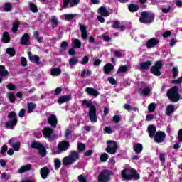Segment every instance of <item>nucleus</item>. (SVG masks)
Wrapping results in <instances>:
<instances>
[{"instance_id": "38", "label": "nucleus", "mask_w": 182, "mask_h": 182, "mask_svg": "<svg viewBox=\"0 0 182 182\" xmlns=\"http://www.w3.org/2000/svg\"><path fill=\"white\" fill-rule=\"evenodd\" d=\"M128 8L130 12H137L139 9V6L136 4H129Z\"/></svg>"}, {"instance_id": "23", "label": "nucleus", "mask_w": 182, "mask_h": 182, "mask_svg": "<svg viewBox=\"0 0 182 182\" xmlns=\"http://www.w3.org/2000/svg\"><path fill=\"white\" fill-rule=\"evenodd\" d=\"M133 150L136 154H140L143 151V145L141 144H133Z\"/></svg>"}, {"instance_id": "20", "label": "nucleus", "mask_w": 182, "mask_h": 182, "mask_svg": "<svg viewBox=\"0 0 182 182\" xmlns=\"http://www.w3.org/2000/svg\"><path fill=\"white\" fill-rule=\"evenodd\" d=\"M72 161L75 163V161H77V160H79L80 155H79V152L76 151H71L68 155Z\"/></svg>"}, {"instance_id": "26", "label": "nucleus", "mask_w": 182, "mask_h": 182, "mask_svg": "<svg viewBox=\"0 0 182 182\" xmlns=\"http://www.w3.org/2000/svg\"><path fill=\"white\" fill-rule=\"evenodd\" d=\"M98 14H100L101 16H109L110 15V12H109L105 7H100L98 9Z\"/></svg>"}, {"instance_id": "34", "label": "nucleus", "mask_w": 182, "mask_h": 182, "mask_svg": "<svg viewBox=\"0 0 182 182\" xmlns=\"http://www.w3.org/2000/svg\"><path fill=\"white\" fill-rule=\"evenodd\" d=\"M27 107H28V113H32L35 109H36V105L33 102H28L27 103Z\"/></svg>"}, {"instance_id": "14", "label": "nucleus", "mask_w": 182, "mask_h": 182, "mask_svg": "<svg viewBox=\"0 0 182 182\" xmlns=\"http://www.w3.org/2000/svg\"><path fill=\"white\" fill-rule=\"evenodd\" d=\"M86 93H87L88 96H94V97H97V96H99L100 93L97 90L93 88V87H87L85 89Z\"/></svg>"}, {"instance_id": "39", "label": "nucleus", "mask_w": 182, "mask_h": 182, "mask_svg": "<svg viewBox=\"0 0 182 182\" xmlns=\"http://www.w3.org/2000/svg\"><path fill=\"white\" fill-rule=\"evenodd\" d=\"M31 147H32V149H38V150H39V149H42V147H43V146L39 142L33 141L31 143Z\"/></svg>"}, {"instance_id": "1", "label": "nucleus", "mask_w": 182, "mask_h": 182, "mask_svg": "<svg viewBox=\"0 0 182 182\" xmlns=\"http://www.w3.org/2000/svg\"><path fill=\"white\" fill-rule=\"evenodd\" d=\"M82 106L84 107H88L89 109V117L90 120L92 123H96L97 122V116H96V107L93 105V102H92V100H83Z\"/></svg>"}, {"instance_id": "54", "label": "nucleus", "mask_w": 182, "mask_h": 182, "mask_svg": "<svg viewBox=\"0 0 182 182\" xmlns=\"http://www.w3.org/2000/svg\"><path fill=\"white\" fill-rule=\"evenodd\" d=\"M105 133H107L108 134H112V133H114V131L112 129V127H105L104 129Z\"/></svg>"}, {"instance_id": "2", "label": "nucleus", "mask_w": 182, "mask_h": 182, "mask_svg": "<svg viewBox=\"0 0 182 182\" xmlns=\"http://www.w3.org/2000/svg\"><path fill=\"white\" fill-rule=\"evenodd\" d=\"M121 176L124 180H139L140 174L133 168H126L121 171Z\"/></svg>"}, {"instance_id": "37", "label": "nucleus", "mask_w": 182, "mask_h": 182, "mask_svg": "<svg viewBox=\"0 0 182 182\" xmlns=\"http://www.w3.org/2000/svg\"><path fill=\"white\" fill-rule=\"evenodd\" d=\"M60 73H62V70H60V68L51 69V73H50L51 76H59Z\"/></svg>"}, {"instance_id": "29", "label": "nucleus", "mask_w": 182, "mask_h": 182, "mask_svg": "<svg viewBox=\"0 0 182 182\" xmlns=\"http://www.w3.org/2000/svg\"><path fill=\"white\" fill-rule=\"evenodd\" d=\"M31 168H32V165L31 164L23 166L18 170V173H26V171H29Z\"/></svg>"}, {"instance_id": "60", "label": "nucleus", "mask_w": 182, "mask_h": 182, "mask_svg": "<svg viewBox=\"0 0 182 182\" xmlns=\"http://www.w3.org/2000/svg\"><path fill=\"white\" fill-rule=\"evenodd\" d=\"M78 181L79 182H87V180H86V178L83 175H80L78 176Z\"/></svg>"}, {"instance_id": "7", "label": "nucleus", "mask_w": 182, "mask_h": 182, "mask_svg": "<svg viewBox=\"0 0 182 182\" xmlns=\"http://www.w3.org/2000/svg\"><path fill=\"white\" fill-rule=\"evenodd\" d=\"M107 146L106 148L107 153H109V154H114L117 151V149L119 146H117V143L114 141L109 140L107 142Z\"/></svg>"}, {"instance_id": "36", "label": "nucleus", "mask_w": 182, "mask_h": 182, "mask_svg": "<svg viewBox=\"0 0 182 182\" xmlns=\"http://www.w3.org/2000/svg\"><path fill=\"white\" fill-rule=\"evenodd\" d=\"M70 100V96L69 95H63L59 97L58 103H65V102H69Z\"/></svg>"}, {"instance_id": "58", "label": "nucleus", "mask_w": 182, "mask_h": 182, "mask_svg": "<svg viewBox=\"0 0 182 182\" xmlns=\"http://www.w3.org/2000/svg\"><path fill=\"white\" fill-rule=\"evenodd\" d=\"M39 154L42 157H45V156H46V151L45 150V149H43V147L39 149Z\"/></svg>"}, {"instance_id": "56", "label": "nucleus", "mask_w": 182, "mask_h": 182, "mask_svg": "<svg viewBox=\"0 0 182 182\" xmlns=\"http://www.w3.org/2000/svg\"><path fill=\"white\" fill-rule=\"evenodd\" d=\"M159 160L161 163H164V161H166V153H161L159 154Z\"/></svg>"}, {"instance_id": "33", "label": "nucleus", "mask_w": 182, "mask_h": 182, "mask_svg": "<svg viewBox=\"0 0 182 182\" xmlns=\"http://www.w3.org/2000/svg\"><path fill=\"white\" fill-rule=\"evenodd\" d=\"M151 65V61L148 60V61L141 63L140 64V68H141L142 70H144L149 69V68H150V65Z\"/></svg>"}, {"instance_id": "40", "label": "nucleus", "mask_w": 182, "mask_h": 182, "mask_svg": "<svg viewBox=\"0 0 182 182\" xmlns=\"http://www.w3.org/2000/svg\"><path fill=\"white\" fill-rule=\"evenodd\" d=\"M7 97L10 103H15V100H16V97H15V95H14V93H8Z\"/></svg>"}, {"instance_id": "51", "label": "nucleus", "mask_w": 182, "mask_h": 182, "mask_svg": "<svg viewBox=\"0 0 182 182\" xmlns=\"http://www.w3.org/2000/svg\"><path fill=\"white\" fill-rule=\"evenodd\" d=\"M75 16H76L75 14H64L65 21H72Z\"/></svg>"}, {"instance_id": "16", "label": "nucleus", "mask_w": 182, "mask_h": 182, "mask_svg": "<svg viewBox=\"0 0 182 182\" xmlns=\"http://www.w3.org/2000/svg\"><path fill=\"white\" fill-rule=\"evenodd\" d=\"M15 138H13L9 140V144L13 147L15 151H19V149H21V142L17 141L15 144L14 143Z\"/></svg>"}, {"instance_id": "46", "label": "nucleus", "mask_w": 182, "mask_h": 182, "mask_svg": "<svg viewBox=\"0 0 182 182\" xmlns=\"http://www.w3.org/2000/svg\"><path fill=\"white\" fill-rule=\"evenodd\" d=\"M127 66L126 65H122L117 70V73H124V72H127Z\"/></svg>"}, {"instance_id": "64", "label": "nucleus", "mask_w": 182, "mask_h": 182, "mask_svg": "<svg viewBox=\"0 0 182 182\" xmlns=\"http://www.w3.org/2000/svg\"><path fill=\"white\" fill-rule=\"evenodd\" d=\"M114 55L116 58H122V52L115 50L114 51Z\"/></svg>"}, {"instance_id": "17", "label": "nucleus", "mask_w": 182, "mask_h": 182, "mask_svg": "<svg viewBox=\"0 0 182 182\" xmlns=\"http://www.w3.org/2000/svg\"><path fill=\"white\" fill-rule=\"evenodd\" d=\"M53 134V130L50 127H46L43 130V134L46 139H50L52 134Z\"/></svg>"}, {"instance_id": "55", "label": "nucleus", "mask_w": 182, "mask_h": 182, "mask_svg": "<svg viewBox=\"0 0 182 182\" xmlns=\"http://www.w3.org/2000/svg\"><path fill=\"white\" fill-rule=\"evenodd\" d=\"M172 83L173 85H181L182 83V76L179 77L178 79L176 80H172Z\"/></svg>"}, {"instance_id": "25", "label": "nucleus", "mask_w": 182, "mask_h": 182, "mask_svg": "<svg viewBox=\"0 0 182 182\" xmlns=\"http://www.w3.org/2000/svg\"><path fill=\"white\" fill-rule=\"evenodd\" d=\"M151 91V89H150L149 87H146L144 88H140L139 90V93L142 96H149V95H150Z\"/></svg>"}, {"instance_id": "27", "label": "nucleus", "mask_w": 182, "mask_h": 182, "mask_svg": "<svg viewBox=\"0 0 182 182\" xmlns=\"http://www.w3.org/2000/svg\"><path fill=\"white\" fill-rule=\"evenodd\" d=\"M73 163L75 162H73L72 158H70L69 155L63 159V164H64V166H72Z\"/></svg>"}, {"instance_id": "62", "label": "nucleus", "mask_w": 182, "mask_h": 182, "mask_svg": "<svg viewBox=\"0 0 182 182\" xmlns=\"http://www.w3.org/2000/svg\"><path fill=\"white\" fill-rule=\"evenodd\" d=\"M112 120L114 122V123H119L120 122V116L114 115L112 118Z\"/></svg>"}, {"instance_id": "63", "label": "nucleus", "mask_w": 182, "mask_h": 182, "mask_svg": "<svg viewBox=\"0 0 182 182\" xmlns=\"http://www.w3.org/2000/svg\"><path fill=\"white\" fill-rule=\"evenodd\" d=\"M108 82L111 84V85H116L117 82H116V79L113 78V77H109L107 79Z\"/></svg>"}, {"instance_id": "11", "label": "nucleus", "mask_w": 182, "mask_h": 182, "mask_svg": "<svg viewBox=\"0 0 182 182\" xmlns=\"http://www.w3.org/2000/svg\"><path fill=\"white\" fill-rule=\"evenodd\" d=\"M48 123L51 127H56V126H58V118L56 117V115L50 114L48 117Z\"/></svg>"}, {"instance_id": "9", "label": "nucleus", "mask_w": 182, "mask_h": 182, "mask_svg": "<svg viewBox=\"0 0 182 182\" xmlns=\"http://www.w3.org/2000/svg\"><path fill=\"white\" fill-rule=\"evenodd\" d=\"M69 147H70V144L68 141H62L59 142L58 145V149L60 153H63V151H66Z\"/></svg>"}, {"instance_id": "48", "label": "nucleus", "mask_w": 182, "mask_h": 182, "mask_svg": "<svg viewBox=\"0 0 182 182\" xmlns=\"http://www.w3.org/2000/svg\"><path fill=\"white\" fill-rule=\"evenodd\" d=\"M6 52L10 56H15V49H14L12 48H7Z\"/></svg>"}, {"instance_id": "43", "label": "nucleus", "mask_w": 182, "mask_h": 182, "mask_svg": "<svg viewBox=\"0 0 182 182\" xmlns=\"http://www.w3.org/2000/svg\"><path fill=\"white\" fill-rule=\"evenodd\" d=\"M107 159H109V155L106 153L102 154L100 160L105 163V161H107Z\"/></svg>"}, {"instance_id": "53", "label": "nucleus", "mask_w": 182, "mask_h": 182, "mask_svg": "<svg viewBox=\"0 0 182 182\" xmlns=\"http://www.w3.org/2000/svg\"><path fill=\"white\" fill-rule=\"evenodd\" d=\"M172 72L173 74V79H176L178 76V68L177 67H173Z\"/></svg>"}, {"instance_id": "44", "label": "nucleus", "mask_w": 182, "mask_h": 182, "mask_svg": "<svg viewBox=\"0 0 182 182\" xmlns=\"http://www.w3.org/2000/svg\"><path fill=\"white\" fill-rule=\"evenodd\" d=\"M18 28H19V22L16 21L13 23L12 32L14 33H16V32H18Z\"/></svg>"}, {"instance_id": "28", "label": "nucleus", "mask_w": 182, "mask_h": 182, "mask_svg": "<svg viewBox=\"0 0 182 182\" xmlns=\"http://www.w3.org/2000/svg\"><path fill=\"white\" fill-rule=\"evenodd\" d=\"M148 132L149 137H151V139H153V137H154V134H156V127L153 125L149 126Z\"/></svg>"}, {"instance_id": "10", "label": "nucleus", "mask_w": 182, "mask_h": 182, "mask_svg": "<svg viewBox=\"0 0 182 182\" xmlns=\"http://www.w3.org/2000/svg\"><path fill=\"white\" fill-rule=\"evenodd\" d=\"M63 8H68L70 5V8H73V6H76L79 5L80 3V0H63Z\"/></svg>"}, {"instance_id": "35", "label": "nucleus", "mask_w": 182, "mask_h": 182, "mask_svg": "<svg viewBox=\"0 0 182 182\" xmlns=\"http://www.w3.org/2000/svg\"><path fill=\"white\" fill-rule=\"evenodd\" d=\"M73 48H76L79 49L82 46V42L80 41L79 39H74L71 43Z\"/></svg>"}, {"instance_id": "57", "label": "nucleus", "mask_w": 182, "mask_h": 182, "mask_svg": "<svg viewBox=\"0 0 182 182\" xmlns=\"http://www.w3.org/2000/svg\"><path fill=\"white\" fill-rule=\"evenodd\" d=\"M171 11H172V8L171 6H168V8H162V12L163 14H168V12H170Z\"/></svg>"}, {"instance_id": "8", "label": "nucleus", "mask_w": 182, "mask_h": 182, "mask_svg": "<svg viewBox=\"0 0 182 182\" xmlns=\"http://www.w3.org/2000/svg\"><path fill=\"white\" fill-rule=\"evenodd\" d=\"M162 66L163 64L161 63V61H156L155 65L151 68V73L155 75V76H160V75H161L160 69H161Z\"/></svg>"}, {"instance_id": "13", "label": "nucleus", "mask_w": 182, "mask_h": 182, "mask_svg": "<svg viewBox=\"0 0 182 182\" xmlns=\"http://www.w3.org/2000/svg\"><path fill=\"white\" fill-rule=\"evenodd\" d=\"M159 43H160L159 39L152 38L147 41L146 48H148V49H151V48H154V46H156Z\"/></svg>"}, {"instance_id": "50", "label": "nucleus", "mask_w": 182, "mask_h": 182, "mask_svg": "<svg viewBox=\"0 0 182 182\" xmlns=\"http://www.w3.org/2000/svg\"><path fill=\"white\" fill-rule=\"evenodd\" d=\"M11 9H12V5H11V3H6L4 4L5 12H9Z\"/></svg>"}, {"instance_id": "61", "label": "nucleus", "mask_w": 182, "mask_h": 182, "mask_svg": "<svg viewBox=\"0 0 182 182\" xmlns=\"http://www.w3.org/2000/svg\"><path fill=\"white\" fill-rule=\"evenodd\" d=\"M89 62V57L85 56L82 60H81L80 63L81 65H86Z\"/></svg>"}, {"instance_id": "41", "label": "nucleus", "mask_w": 182, "mask_h": 182, "mask_svg": "<svg viewBox=\"0 0 182 182\" xmlns=\"http://www.w3.org/2000/svg\"><path fill=\"white\" fill-rule=\"evenodd\" d=\"M86 149V146L85 145V144L82 143V142H78L77 143V150L78 151H85Z\"/></svg>"}, {"instance_id": "6", "label": "nucleus", "mask_w": 182, "mask_h": 182, "mask_svg": "<svg viewBox=\"0 0 182 182\" xmlns=\"http://www.w3.org/2000/svg\"><path fill=\"white\" fill-rule=\"evenodd\" d=\"M110 176H112V171L107 169L102 170L98 176L99 182H108L110 181Z\"/></svg>"}, {"instance_id": "45", "label": "nucleus", "mask_w": 182, "mask_h": 182, "mask_svg": "<svg viewBox=\"0 0 182 182\" xmlns=\"http://www.w3.org/2000/svg\"><path fill=\"white\" fill-rule=\"evenodd\" d=\"M78 62H79V60L76 57H73L69 60V64L71 65H77Z\"/></svg>"}, {"instance_id": "31", "label": "nucleus", "mask_w": 182, "mask_h": 182, "mask_svg": "<svg viewBox=\"0 0 182 182\" xmlns=\"http://www.w3.org/2000/svg\"><path fill=\"white\" fill-rule=\"evenodd\" d=\"M2 41L4 43H9L11 37L9 36V33L8 32H4L2 35Z\"/></svg>"}, {"instance_id": "22", "label": "nucleus", "mask_w": 182, "mask_h": 182, "mask_svg": "<svg viewBox=\"0 0 182 182\" xmlns=\"http://www.w3.org/2000/svg\"><path fill=\"white\" fill-rule=\"evenodd\" d=\"M8 75H9V73L8 70H5V66L0 65V83H2V77L8 76Z\"/></svg>"}, {"instance_id": "5", "label": "nucleus", "mask_w": 182, "mask_h": 182, "mask_svg": "<svg viewBox=\"0 0 182 182\" xmlns=\"http://www.w3.org/2000/svg\"><path fill=\"white\" fill-rule=\"evenodd\" d=\"M154 21V15L148 11H143L141 13L139 22L141 23H151Z\"/></svg>"}, {"instance_id": "30", "label": "nucleus", "mask_w": 182, "mask_h": 182, "mask_svg": "<svg viewBox=\"0 0 182 182\" xmlns=\"http://www.w3.org/2000/svg\"><path fill=\"white\" fill-rule=\"evenodd\" d=\"M29 35L28 33H25L21 39V45H29Z\"/></svg>"}, {"instance_id": "3", "label": "nucleus", "mask_w": 182, "mask_h": 182, "mask_svg": "<svg viewBox=\"0 0 182 182\" xmlns=\"http://www.w3.org/2000/svg\"><path fill=\"white\" fill-rule=\"evenodd\" d=\"M168 98L173 102V103H176L181 99L180 94H178V87L174 86L173 87L171 88L167 92Z\"/></svg>"}, {"instance_id": "21", "label": "nucleus", "mask_w": 182, "mask_h": 182, "mask_svg": "<svg viewBox=\"0 0 182 182\" xmlns=\"http://www.w3.org/2000/svg\"><path fill=\"white\" fill-rule=\"evenodd\" d=\"M112 28H114V29H119V31H122L126 29L124 25H121L119 21H112Z\"/></svg>"}, {"instance_id": "4", "label": "nucleus", "mask_w": 182, "mask_h": 182, "mask_svg": "<svg viewBox=\"0 0 182 182\" xmlns=\"http://www.w3.org/2000/svg\"><path fill=\"white\" fill-rule=\"evenodd\" d=\"M7 117L9 120L6 122L5 126L6 129H12L16 124H18V117H16V113L14 111L10 112Z\"/></svg>"}, {"instance_id": "59", "label": "nucleus", "mask_w": 182, "mask_h": 182, "mask_svg": "<svg viewBox=\"0 0 182 182\" xmlns=\"http://www.w3.org/2000/svg\"><path fill=\"white\" fill-rule=\"evenodd\" d=\"M178 140L180 143H182V129H179L178 132Z\"/></svg>"}, {"instance_id": "24", "label": "nucleus", "mask_w": 182, "mask_h": 182, "mask_svg": "<svg viewBox=\"0 0 182 182\" xmlns=\"http://www.w3.org/2000/svg\"><path fill=\"white\" fill-rule=\"evenodd\" d=\"M114 69V66L112 63H107L104 66V73L106 75H109Z\"/></svg>"}, {"instance_id": "49", "label": "nucleus", "mask_w": 182, "mask_h": 182, "mask_svg": "<svg viewBox=\"0 0 182 182\" xmlns=\"http://www.w3.org/2000/svg\"><path fill=\"white\" fill-rule=\"evenodd\" d=\"M30 10L32 12H38V7L33 3H29Z\"/></svg>"}, {"instance_id": "12", "label": "nucleus", "mask_w": 182, "mask_h": 182, "mask_svg": "<svg viewBox=\"0 0 182 182\" xmlns=\"http://www.w3.org/2000/svg\"><path fill=\"white\" fill-rule=\"evenodd\" d=\"M154 136L156 143H163L166 139V134L163 132H158Z\"/></svg>"}, {"instance_id": "52", "label": "nucleus", "mask_w": 182, "mask_h": 182, "mask_svg": "<svg viewBox=\"0 0 182 182\" xmlns=\"http://www.w3.org/2000/svg\"><path fill=\"white\" fill-rule=\"evenodd\" d=\"M54 164H55V168H60V166L62 165V162L60 161L59 159H55L54 160Z\"/></svg>"}, {"instance_id": "19", "label": "nucleus", "mask_w": 182, "mask_h": 182, "mask_svg": "<svg viewBox=\"0 0 182 182\" xmlns=\"http://www.w3.org/2000/svg\"><path fill=\"white\" fill-rule=\"evenodd\" d=\"M28 59L31 62H33L34 63H36L37 65H40L41 62V58L38 55H33L31 52L28 53Z\"/></svg>"}, {"instance_id": "15", "label": "nucleus", "mask_w": 182, "mask_h": 182, "mask_svg": "<svg viewBox=\"0 0 182 182\" xmlns=\"http://www.w3.org/2000/svg\"><path fill=\"white\" fill-rule=\"evenodd\" d=\"M80 31L81 32V38L83 41H86L88 38L87 30L86 29V26L83 24H80Z\"/></svg>"}, {"instance_id": "47", "label": "nucleus", "mask_w": 182, "mask_h": 182, "mask_svg": "<svg viewBox=\"0 0 182 182\" xmlns=\"http://www.w3.org/2000/svg\"><path fill=\"white\" fill-rule=\"evenodd\" d=\"M148 110L151 112L153 113L154 110H156V103L152 102L148 106Z\"/></svg>"}, {"instance_id": "18", "label": "nucleus", "mask_w": 182, "mask_h": 182, "mask_svg": "<svg viewBox=\"0 0 182 182\" xmlns=\"http://www.w3.org/2000/svg\"><path fill=\"white\" fill-rule=\"evenodd\" d=\"M50 173V171L49 170V168L46 166L42 168L40 171V174L42 178H43V180H45L46 178H48V176H49Z\"/></svg>"}, {"instance_id": "32", "label": "nucleus", "mask_w": 182, "mask_h": 182, "mask_svg": "<svg viewBox=\"0 0 182 182\" xmlns=\"http://www.w3.org/2000/svg\"><path fill=\"white\" fill-rule=\"evenodd\" d=\"M176 108L173 105H168L166 107V116H171V113H174Z\"/></svg>"}, {"instance_id": "42", "label": "nucleus", "mask_w": 182, "mask_h": 182, "mask_svg": "<svg viewBox=\"0 0 182 182\" xmlns=\"http://www.w3.org/2000/svg\"><path fill=\"white\" fill-rule=\"evenodd\" d=\"M50 21L53 25V26H58L59 25V21H58V17L53 16L50 18Z\"/></svg>"}]
</instances>
